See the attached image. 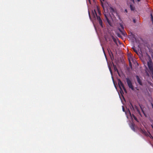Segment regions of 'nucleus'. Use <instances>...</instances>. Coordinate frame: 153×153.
Here are the masks:
<instances>
[{
	"label": "nucleus",
	"instance_id": "nucleus-16",
	"mask_svg": "<svg viewBox=\"0 0 153 153\" xmlns=\"http://www.w3.org/2000/svg\"><path fill=\"white\" fill-rule=\"evenodd\" d=\"M139 105L142 110V112H143V113L144 114V111H143V108H142V107H141V105H140V104H139Z\"/></svg>",
	"mask_w": 153,
	"mask_h": 153
},
{
	"label": "nucleus",
	"instance_id": "nucleus-19",
	"mask_svg": "<svg viewBox=\"0 0 153 153\" xmlns=\"http://www.w3.org/2000/svg\"><path fill=\"white\" fill-rule=\"evenodd\" d=\"M109 71L111 72V74H112V70H111V68L110 66H109Z\"/></svg>",
	"mask_w": 153,
	"mask_h": 153
},
{
	"label": "nucleus",
	"instance_id": "nucleus-8",
	"mask_svg": "<svg viewBox=\"0 0 153 153\" xmlns=\"http://www.w3.org/2000/svg\"><path fill=\"white\" fill-rule=\"evenodd\" d=\"M104 15L107 22L109 25H110V22L108 18V16L105 14H104Z\"/></svg>",
	"mask_w": 153,
	"mask_h": 153
},
{
	"label": "nucleus",
	"instance_id": "nucleus-15",
	"mask_svg": "<svg viewBox=\"0 0 153 153\" xmlns=\"http://www.w3.org/2000/svg\"><path fill=\"white\" fill-rule=\"evenodd\" d=\"M130 106L131 107V108L133 109L134 110V107L133 106V105H132V104L131 103H130Z\"/></svg>",
	"mask_w": 153,
	"mask_h": 153
},
{
	"label": "nucleus",
	"instance_id": "nucleus-5",
	"mask_svg": "<svg viewBox=\"0 0 153 153\" xmlns=\"http://www.w3.org/2000/svg\"><path fill=\"white\" fill-rule=\"evenodd\" d=\"M148 66L149 68L150 71L152 72V75L153 74V66L152 65L151 62H148Z\"/></svg>",
	"mask_w": 153,
	"mask_h": 153
},
{
	"label": "nucleus",
	"instance_id": "nucleus-27",
	"mask_svg": "<svg viewBox=\"0 0 153 153\" xmlns=\"http://www.w3.org/2000/svg\"><path fill=\"white\" fill-rule=\"evenodd\" d=\"M131 1H132L133 3H134V0H130Z\"/></svg>",
	"mask_w": 153,
	"mask_h": 153
},
{
	"label": "nucleus",
	"instance_id": "nucleus-32",
	"mask_svg": "<svg viewBox=\"0 0 153 153\" xmlns=\"http://www.w3.org/2000/svg\"><path fill=\"white\" fill-rule=\"evenodd\" d=\"M130 115L131 116V114L130 113Z\"/></svg>",
	"mask_w": 153,
	"mask_h": 153
},
{
	"label": "nucleus",
	"instance_id": "nucleus-30",
	"mask_svg": "<svg viewBox=\"0 0 153 153\" xmlns=\"http://www.w3.org/2000/svg\"><path fill=\"white\" fill-rule=\"evenodd\" d=\"M88 1H89V2L90 3H91V2H90V0H88Z\"/></svg>",
	"mask_w": 153,
	"mask_h": 153
},
{
	"label": "nucleus",
	"instance_id": "nucleus-11",
	"mask_svg": "<svg viewBox=\"0 0 153 153\" xmlns=\"http://www.w3.org/2000/svg\"><path fill=\"white\" fill-rule=\"evenodd\" d=\"M132 48L134 50V52H135L136 53H137V51L136 49L135 46H134L133 47H132Z\"/></svg>",
	"mask_w": 153,
	"mask_h": 153
},
{
	"label": "nucleus",
	"instance_id": "nucleus-26",
	"mask_svg": "<svg viewBox=\"0 0 153 153\" xmlns=\"http://www.w3.org/2000/svg\"><path fill=\"white\" fill-rule=\"evenodd\" d=\"M133 22L134 23H135L136 22V21H135V20L134 19L133 20Z\"/></svg>",
	"mask_w": 153,
	"mask_h": 153
},
{
	"label": "nucleus",
	"instance_id": "nucleus-3",
	"mask_svg": "<svg viewBox=\"0 0 153 153\" xmlns=\"http://www.w3.org/2000/svg\"><path fill=\"white\" fill-rule=\"evenodd\" d=\"M126 80L128 85L129 87L131 88L132 90H134V88L132 85L131 81L128 78H126Z\"/></svg>",
	"mask_w": 153,
	"mask_h": 153
},
{
	"label": "nucleus",
	"instance_id": "nucleus-31",
	"mask_svg": "<svg viewBox=\"0 0 153 153\" xmlns=\"http://www.w3.org/2000/svg\"><path fill=\"white\" fill-rule=\"evenodd\" d=\"M125 11H126V12H127V10H126H126H125Z\"/></svg>",
	"mask_w": 153,
	"mask_h": 153
},
{
	"label": "nucleus",
	"instance_id": "nucleus-17",
	"mask_svg": "<svg viewBox=\"0 0 153 153\" xmlns=\"http://www.w3.org/2000/svg\"><path fill=\"white\" fill-rule=\"evenodd\" d=\"M117 36L119 37H120V38H121L122 37V36H121L120 35V34L119 33H117Z\"/></svg>",
	"mask_w": 153,
	"mask_h": 153
},
{
	"label": "nucleus",
	"instance_id": "nucleus-14",
	"mask_svg": "<svg viewBox=\"0 0 153 153\" xmlns=\"http://www.w3.org/2000/svg\"><path fill=\"white\" fill-rule=\"evenodd\" d=\"M134 107L135 108V109L137 110V111L139 113H140V111L139 110L137 106L136 105H134Z\"/></svg>",
	"mask_w": 153,
	"mask_h": 153
},
{
	"label": "nucleus",
	"instance_id": "nucleus-6",
	"mask_svg": "<svg viewBox=\"0 0 153 153\" xmlns=\"http://www.w3.org/2000/svg\"><path fill=\"white\" fill-rule=\"evenodd\" d=\"M136 77L137 79L138 83L140 85H143V83L142 82V80L140 78L139 76L138 75L136 76Z\"/></svg>",
	"mask_w": 153,
	"mask_h": 153
},
{
	"label": "nucleus",
	"instance_id": "nucleus-29",
	"mask_svg": "<svg viewBox=\"0 0 153 153\" xmlns=\"http://www.w3.org/2000/svg\"><path fill=\"white\" fill-rule=\"evenodd\" d=\"M152 79H153V75H152Z\"/></svg>",
	"mask_w": 153,
	"mask_h": 153
},
{
	"label": "nucleus",
	"instance_id": "nucleus-4",
	"mask_svg": "<svg viewBox=\"0 0 153 153\" xmlns=\"http://www.w3.org/2000/svg\"><path fill=\"white\" fill-rule=\"evenodd\" d=\"M120 27L122 28V30H121L119 28V30L120 31L121 33L125 37L127 36V35L125 32V31L124 30V27L123 25L121 24H120Z\"/></svg>",
	"mask_w": 153,
	"mask_h": 153
},
{
	"label": "nucleus",
	"instance_id": "nucleus-2",
	"mask_svg": "<svg viewBox=\"0 0 153 153\" xmlns=\"http://www.w3.org/2000/svg\"><path fill=\"white\" fill-rule=\"evenodd\" d=\"M118 85H119V87L120 88V91H123L122 88H123L124 91L126 93L127 91L126 90V89L124 87L123 84L122 82L121 81L120 79H119L118 80Z\"/></svg>",
	"mask_w": 153,
	"mask_h": 153
},
{
	"label": "nucleus",
	"instance_id": "nucleus-21",
	"mask_svg": "<svg viewBox=\"0 0 153 153\" xmlns=\"http://www.w3.org/2000/svg\"><path fill=\"white\" fill-rule=\"evenodd\" d=\"M151 19L152 22H153V16L152 14H151Z\"/></svg>",
	"mask_w": 153,
	"mask_h": 153
},
{
	"label": "nucleus",
	"instance_id": "nucleus-24",
	"mask_svg": "<svg viewBox=\"0 0 153 153\" xmlns=\"http://www.w3.org/2000/svg\"><path fill=\"white\" fill-rule=\"evenodd\" d=\"M129 65L130 66H131V64L130 61H129Z\"/></svg>",
	"mask_w": 153,
	"mask_h": 153
},
{
	"label": "nucleus",
	"instance_id": "nucleus-10",
	"mask_svg": "<svg viewBox=\"0 0 153 153\" xmlns=\"http://www.w3.org/2000/svg\"><path fill=\"white\" fill-rule=\"evenodd\" d=\"M132 117H133V118H134V120H136L137 122L138 121L137 118V117L135 116L134 114H132Z\"/></svg>",
	"mask_w": 153,
	"mask_h": 153
},
{
	"label": "nucleus",
	"instance_id": "nucleus-1",
	"mask_svg": "<svg viewBox=\"0 0 153 153\" xmlns=\"http://www.w3.org/2000/svg\"><path fill=\"white\" fill-rule=\"evenodd\" d=\"M97 11L98 12L99 15H98L97 14V12L95 10H94L92 11V17L94 19H96L97 17V19L99 22V23L100 25L102 27H103L102 22V20H101L100 15L101 14V12L100 11L99 9L97 8Z\"/></svg>",
	"mask_w": 153,
	"mask_h": 153
},
{
	"label": "nucleus",
	"instance_id": "nucleus-18",
	"mask_svg": "<svg viewBox=\"0 0 153 153\" xmlns=\"http://www.w3.org/2000/svg\"><path fill=\"white\" fill-rule=\"evenodd\" d=\"M113 41H114V42L115 43H117V41L116 39L113 37Z\"/></svg>",
	"mask_w": 153,
	"mask_h": 153
},
{
	"label": "nucleus",
	"instance_id": "nucleus-12",
	"mask_svg": "<svg viewBox=\"0 0 153 153\" xmlns=\"http://www.w3.org/2000/svg\"><path fill=\"white\" fill-rule=\"evenodd\" d=\"M110 12L111 14H113L114 13V10L112 8H111Z\"/></svg>",
	"mask_w": 153,
	"mask_h": 153
},
{
	"label": "nucleus",
	"instance_id": "nucleus-7",
	"mask_svg": "<svg viewBox=\"0 0 153 153\" xmlns=\"http://www.w3.org/2000/svg\"><path fill=\"white\" fill-rule=\"evenodd\" d=\"M113 67H114V69L115 70V71H116L117 72V73L120 76L119 73V71H118V69H117L116 65H114V64H113Z\"/></svg>",
	"mask_w": 153,
	"mask_h": 153
},
{
	"label": "nucleus",
	"instance_id": "nucleus-23",
	"mask_svg": "<svg viewBox=\"0 0 153 153\" xmlns=\"http://www.w3.org/2000/svg\"><path fill=\"white\" fill-rule=\"evenodd\" d=\"M123 106V111H124V112H125L126 111H125V110L124 109V108L123 106Z\"/></svg>",
	"mask_w": 153,
	"mask_h": 153
},
{
	"label": "nucleus",
	"instance_id": "nucleus-9",
	"mask_svg": "<svg viewBox=\"0 0 153 153\" xmlns=\"http://www.w3.org/2000/svg\"><path fill=\"white\" fill-rule=\"evenodd\" d=\"M131 128L133 131H135L134 124V123H131L130 126Z\"/></svg>",
	"mask_w": 153,
	"mask_h": 153
},
{
	"label": "nucleus",
	"instance_id": "nucleus-25",
	"mask_svg": "<svg viewBox=\"0 0 153 153\" xmlns=\"http://www.w3.org/2000/svg\"><path fill=\"white\" fill-rule=\"evenodd\" d=\"M89 16L90 19H91V16L90 15V12H89Z\"/></svg>",
	"mask_w": 153,
	"mask_h": 153
},
{
	"label": "nucleus",
	"instance_id": "nucleus-22",
	"mask_svg": "<svg viewBox=\"0 0 153 153\" xmlns=\"http://www.w3.org/2000/svg\"><path fill=\"white\" fill-rule=\"evenodd\" d=\"M103 1H104V0H102ZM101 1V5H102V7H103V4H102V1H101V0H100Z\"/></svg>",
	"mask_w": 153,
	"mask_h": 153
},
{
	"label": "nucleus",
	"instance_id": "nucleus-20",
	"mask_svg": "<svg viewBox=\"0 0 153 153\" xmlns=\"http://www.w3.org/2000/svg\"><path fill=\"white\" fill-rule=\"evenodd\" d=\"M141 132L142 133H143V134H145V131H144L143 130H142V129H141Z\"/></svg>",
	"mask_w": 153,
	"mask_h": 153
},
{
	"label": "nucleus",
	"instance_id": "nucleus-28",
	"mask_svg": "<svg viewBox=\"0 0 153 153\" xmlns=\"http://www.w3.org/2000/svg\"><path fill=\"white\" fill-rule=\"evenodd\" d=\"M140 0H137V1H138V2H139V1H140Z\"/></svg>",
	"mask_w": 153,
	"mask_h": 153
},
{
	"label": "nucleus",
	"instance_id": "nucleus-13",
	"mask_svg": "<svg viewBox=\"0 0 153 153\" xmlns=\"http://www.w3.org/2000/svg\"><path fill=\"white\" fill-rule=\"evenodd\" d=\"M130 8H131V10H134V9H135L134 7H133L131 5H130Z\"/></svg>",
	"mask_w": 153,
	"mask_h": 153
}]
</instances>
